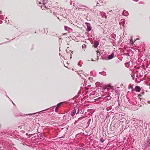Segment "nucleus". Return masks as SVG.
<instances>
[{
    "mask_svg": "<svg viewBox=\"0 0 150 150\" xmlns=\"http://www.w3.org/2000/svg\"><path fill=\"white\" fill-rule=\"evenodd\" d=\"M38 2L39 4H43V5H41V7L42 10L43 9H45V8H47V7H46V6L45 5V4H46V3H42L41 2H40L39 1L38 2Z\"/></svg>",
    "mask_w": 150,
    "mask_h": 150,
    "instance_id": "1",
    "label": "nucleus"
},
{
    "mask_svg": "<svg viewBox=\"0 0 150 150\" xmlns=\"http://www.w3.org/2000/svg\"><path fill=\"white\" fill-rule=\"evenodd\" d=\"M145 146L144 149H146L147 147H148L150 146V139H148L147 140L146 143L144 145Z\"/></svg>",
    "mask_w": 150,
    "mask_h": 150,
    "instance_id": "2",
    "label": "nucleus"
},
{
    "mask_svg": "<svg viewBox=\"0 0 150 150\" xmlns=\"http://www.w3.org/2000/svg\"><path fill=\"white\" fill-rule=\"evenodd\" d=\"M49 108H48V109H47L43 110L42 111H40V112H37L34 113H32V114H28V115H35V114H36L37 113H41L43 111H46V110H49Z\"/></svg>",
    "mask_w": 150,
    "mask_h": 150,
    "instance_id": "3",
    "label": "nucleus"
},
{
    "mask_svg": "<svg viewBox=\"0 0 150 150\" xmlns=\"http://www.w3.org/2000/svg\"><path fill=\"white\" fill-rule=\"evenodd\" d=\"M74 6L75 8H76V9L78 8L79 10H80L81 9V8L80 7H81L83 6L81 5H79V7H78L77 6V5H76L75 4H74Z\"/></svg>",
    "mask_w": 150,
    "mask_h": 150,
    "instance_id": "4",
    "label": "nucleus"
},
{
    "mask_svg": "<svg viewBox=\"0 0 150 150\" xmlns=\"http://www.w3.org/2000/svg\"><path fill=\"white\" fill-rule=\"evenodd\" d=\"M141 90V88L138 86H136L135 87V91L137 92H139Z\"/></svg>",
    "mask_w": 150,
    "mask_h": 150,
    "instance_id": "5",
    "label": "nucleus"
},
{
    "mask_svg": "<svg viewBox=\"0 0 150 150\" xmlns=\"http://www.w3.org/2000/svg\"><path fill=\"white\" fill-rule=\"evenodd\" d=\"M99 43V42L98 41H95L94 44V47L95 48H96L98 46Z\"/></svg>",
    "mask_w": 150,
    "mask_h": 150,
    "instance_id": "6",
    "label": "nucleus"
},
{
    "mask_svg": "<svg viewBox=\"0 0 150 150\" xmlns=\"http://www.w3.org/2000/svg\"><path fill=\"white\" fill-rule=\"evenodd\" d=\"M114 55V54L113 53H112L111 54H110V55H109L108 56V59H112Z\"/></svg>",
    "mask_w": 150,
    "mask_h": 150,
    "instance_id": "7",
    "label": "nucleus"
},
{
    "mask_svg": "<svg viewBox=\"0 0 150 150\" xmlns=\"http://www.w3.org/2000/svg\"><path fill=\"white\" fill-rule=\"evenodd\" d=\"M87 28L88 31H89L91 30V27L90 26V24H89L87 25Z\"/></svg>",
    "mask_w": 150,
    "mask_h": 150,
    "instance_id": "8",
    "label": "nucleus"
},
{
    "mask_svg": "<svg viewBox=\"0 0 150 150\" xmlns=\"http://www.w3.org/2000/svg\"><path fill=\"white\" fill-rule=\"evenodd\" d=\"M76 110H74L72 111V113L71 114V115L72 116H74V115L76 113Z\"/></svg>",
    "mask_w": 150,
    "mask_h": 150,
    "instance_id": "9",
    "label": "nucleus"
},
{
    "mask_svg": "<svg viewBox=\"0 0 150 150\" xmlns=\"http://www.w3.org/2000/svg\"><path fill=\"white\" fill-rule=\"evenodd\" d=\"M134 42L135 41H133L132 38H131V39L130 41V43L132 45Z\"/></svg>",
    "mask_w": 150,
    "mask_h": 150,
    "instance_id": "10",
    "label": "nucleus"
},
{
    "mask_svg": "<svg viewBox=\"0 0 150 150\" xmlns=\"http://www.w3.org/2000/svg\"><path fill=\"white\" fill-rule=\"evenodd\" d=\"M111 88L112 89V92H114L115 89V88H114V86H113L112 87H111Z\"/></svg>",
    "mask_w": 150,
    "mask_h": 150,
    "instance_id": "11",
    "label": "nucleus"
},
{
    "mask_svg": "<svg viewBox=\"0 0 150 150\" xmlns=\"http://www.w3.org/2000/svg\"><path fill=\"white\" fill-rule=\"evenodd\" d=\"M62 103H59L57 105V107H58L59 108L60 106V105Z\"/></svg>",
    "mask_w": 150,
    "mask_h": 150,
    "instance_id": "12",
    "label": "nucleus"
},
{
    "mask_svg": "<svg viewBox=\"0 0 150 150\" xmlns=\"http://www.w3.org/2000/svg\"><path fill=\"white\" fill-rule=\"evenodd\" d=\"M96 1L97 2V6H99V0H96Z\"/></svg>",
    "mask_w": 150,
    "mask_h": 150,
    "instance_id": "13",
    "label": "nucleus"
},
{
    "mask_svg": "<svg viewBox=\"0 0 150 150\" xmlns=\"http://www.w3.org/2000/svg\"><path fill=\"white\" fill-rule=\"evenodd\" d=\"M89 80L91 82L92 81L93 78L92 77H90L89 78Z\"/></svg>",
    "mask_w": 150,
    "mask_h": 150,
    "instance_id": "14",
    "label": "nucleus"
},
{
    "mask_svg": "<svg viewBox=\"0 0 150 150\" xmlns=\"http://www.w3.org/2000/svg\"><path fill=\"white\" fill-rule=\"evenodd\" d=\"M128 88L130 89V88L132 89L133 88V86L131 85H129L128 86Z\"/></svg>",
    "mask_w": 150,
    "mask_h": 150,
    "instance_id": "15",
    "label": "nucleus"
},
{
    "mask_svg": "<svg viewBox=\"0 0 150 150\" xmlns=\"http://www.w3.org/2000/svg\"><path fill=\"white\" fill-rule=\"evenodd\" d=\"M39 1H38V2ZM40 2V1H39ZM45 0H41V1H40L42 3H45Z\"/></svg>",
    "mask_w": 150,
    "mask_h": 150,
    "instance_id": "16",
    "label": "nucleus"
},
{
    "mask_svg": "<svg viewBox=\"0 0 150 150\" xmlns=\"http://www.w3.org/2000/svg\"><path fill=\"white\" fill-rule=\"evenodd\" d=\"M58 107H56V108H55V111L56 112H57V110L58 109Z\"/></svg>",
    "mask_w": 150,
    "mask_h": 150,
    "instance_id": "17",
    "label": "nucleus"
},
{
    "mask_svg": "<svg viewBox=\"0 0 150 150\" xmlns=\"http://www.w3.org/2000/svg\"><path fill=\"white\" fill-rule=\"evenodd\" d=\"M107 86L111 88V87H112V86H111L110 84H108L107 85Z\"/></svg>",
    "mask_w": 150,
    "mask_h": 150,
    "instance_id": "18",
    "label": "nucleus"
},
{
    "mask_svg": "<svg viewBox=\"0 0 150 150\" xmlns=\"http://www.w3.org/2000/svg\"><path fill=\"white\" fill-rule=\"evenodd\" d=\"M99 3H102L103 2V1L101 0H99ZM100 6V5L99 4V6Z\"/></svg>",
    "mask_w": 150,
    "mask_h": 150,
    "instance_id": "19",
    "label": "nucleus"
},
{
    "mask_svg": "<svg viewBox=\"0 0 150 150\" xmlns=\"http://www.w3.org/2000/svg\"><path fill=\"white\" fill-rule=\"evenodd\" d=\"M40 139H42V138H41L42 137V134H40Z\"/></svg>",
    "mask_w": 150,
    "mask_h": 150,
    "instance_id": "20",
    "label": "nucleus"
},
{
    "mask_svg": "<svg viewBox=\"0 0 150 150\" xmlns=\"http://www.w3.org/2000/svg\"><path fill=\"white\" fill-rule=\"evenodd\" d=\"M64 28H65V30H67L66 28H68V27L67 26H65L64 27Z\"/></svg>",
    "mask_w": 150,
    "mask_h": 150,
    "instance_id": "21",
    "label": "nucleus"
},
{
    "mask_svg": "<svg viewBox=\"0 0 150 150\" xmlns=\"http://www.w3.org/2000/svg\"><path fill=\"white\" fill-rule=\"evenodd\" d=\"M78 121V120H77V121H75V122L74 123V125H76V123Z\"/></svg>",
    "mask_w": 150,
    "mask_h": 150,
    "instance_id": "22",
    "label": "nucleus"
},
{
    "mask_svg": "<svg viewBox=\"0 0 150 150\" xmlns=\"http://www.w3.org/2000/svg\"><path fill=\"white\" fill-rule=\"evenodd\" d=\"M78 65L79 66V67H81V65H80L79 62L78 63Z\"/></svg>",
    "mask_w": 150,
    "mask_h": 150,
    "instance_id": "23",
    "label": "nucleus"
},
{
    "mask_svg": "<svg viewBox=\"0 0 150 150\" xmlns=\"http://www.w3.org/2000/svg\"><path fill=\"white\" fill-rule=\"evenodd\" d=\"M64 136H63L62 137H59V138H64Z\"/></svg>",
    "mask_w": 150,
    "mask_h": 150,
    "instance_id": "24",
    "label": "nucleus"
},
{
    "mask_svg": "<svg viewBox=\"0 0 150 150\" xmlns=\"http://www.w3.org/2000/svg\"><path fill=\"white\" fill-rule=\"evenodd\" d=\"M147 103L148 104H150V100H148L147 101Z\"/></svg>",
    "mask_w": 150,
    "mask_h": 150,
    "instance_id": "25",
    "label": "nucleus"
},
{
    "mask_svg": "<svg viewBox=\"0 0 150 150\" xmlns=\"http://www.w3.org/2000/svg\"><path fill=\"white\" fill-rule=\"evenodd\" d=\"M133 1L136 2H137L139 0H133Z\"/></svg>",
    "mask_w": 150,
    "mask_h": 150,
    "instance_id": "26",
    "label": "nucleus"
},
{
    "mask_svg": "<svg viewBox=\"0 0 150 150\" xmlns=\"http://www.w3.org/2000/svg\"><path fill=\"white\" fill-rule=\"evenodd\" d=\"M91 121V119H89V121H88V122H90Z\"/></svg>",
    "mask_w": 150,
    "mask_h": 150,
    "instance_id": "27",
    "label": "nucleus"
},
{
    "mask_svg": "<svg viewBox=\"0 0 150 150\" xmlns=\"http://www.w3.org/2000/svg\"><path fill=\"white\" fill-rule=\"evenodd\" d=\"M125 11V10H123V13H122V15H123V14H124V11Z\"/></svg>",
    "mask_w": 150,
    "mask_h": 150,
    "instance_id": "28",
    "label": "nucleus"
},
{
    "mask_svg": "<svg viewBox=\"0 0 150 150\" xmlns=\"http://www.w3.org/2000/svg\"><path fill=\"white\" fill-rule=\"evenodd\" d=\"M134 90L133 89V88L132 89V92Z\"/></svg>",
    "mask_w": 150,
    "mask_h": 150,
    "instance_id": "29",
    "label": "nucleus"
},
{
    "mask_svg": "<svg viewBox=\"0 0 150 150\" xmlns=\"http://www.w3.org/2000/svg\"><path fill=\"white\" fill-rule=\"evenodd\" d=\"M99 54H100V53L98 52V53H97V55H98Z\"/></svg>",
    "mask_w": 150,
    "mask_h": 150,
    "instance_id": "30",
    "label": "nucleus"
},
{
    "mask_svg": "<svg viewBox=\"0 0 150 150\" xmlns=\"http://www.w3.org/2000/svg\"><path fill=\"white\" fill-rule=\"evenodd\" d=\"M99 54H100V53L98 52V53H97V55H98Z\"/></svg>",
    "mask_w": 150,
    "mask_h": 150,
    "instance_id": "31",
    "label": "nucleus"
},
{
    "mask_svg": "<svg viewBox=\"0 0 150 150\" xmlns=\"http://www.w3.org/2000/svg\"><path fill=\"white\" fill-rule=\"evenodd\" d=\"M99 54H100V53L98 52V53H97V55H98Z\"/></svg>",
    "mask_w": 150,
    "mask_h": 150,
    "instance_id": "32",
    "label": "nucleus"
},
{
    "mask_svg": "<svg viewBox=\"0 0 150 150\" xmlns=\"http://www.w3.org/2000/svg\"><path fill=\"white\" fill-rule=\"evenodd\" d=\"M82 48H83V45L82 46Z\"/></svg>",
    "mask_w": 150,
    "mask_h": 150,
    "instance_id": "33",
    "label": "nucleus"
},
{
    "mask_svg": "<svg viewBox=\"0 0 150 150\" xmlns=\"http://www.w3.org/2000/svg\"><path fill=\"white\" fill-rule=\"evenodd\" d=\"M26 135H28V134L27 133V134H26Z\"/></svg>",
    "mask_w": 150,
    "mask_h": 150,
    "instance_id": "34",
    "label": "nucleus"
},
{
    "mask_svg": "<svg viewBox=\"0 0 150 150\" xmlns=\"http://www.w3.org/2000/svg\"><path fill=\"white\" fill-rule=\"evenodd\" d=\"M97 59H98V57L97 58Z\"/></svg>",
    "mask_w": 150,
    "mask_h": 150,
    "instance_id": "35",
    "label": "nucleus"
},
{
    "mask_svg": "<svg viewBox=\"0 0 150 150\" xmlns=\"http://www.w3.org/2000/svg\"><path fill=\"white\" fill-rule=\"evenodd\" d=\"M102 142H103V140H102Z\"/></svg>",
    "mask_w": 150,
    "mask_h": 150,
    "instance_id": "36",
    "label": "nucleus"
},
{
    "mask_svg": "<svg viewBox=\"0 0 150 150\" xmlns=\"http://www.w3.org/2000/svg\"><path fill=\"white\" fill-rule=\"evenodd\" d=\"M102 142H103V140H102Z\"/></svg>",
    "mask_w": 150,
    "mask_h": 150,
    "instance_id": "37",
    "label": "nucleus"
},
{
    "mask_svg": "<svg viewBox=\"0 0 150 150\" xmlns=\"http://www.w3.org/2000/svg\"><path fill=\"white\" fill-rule=\"evenodd\" d=\"M94 61V60H92V61Z\"/></svg>",
    "mask_w": 150,
    "mask_h": 150,
    "instance_id": "38",
    "label": "nucleus"
},
{
    "mask_svg": "<svg viewBox=\"0 0 150 150\" xmlns=\"http://www.w3.org/2000/svg\"><path fill=\"white\" fill-rule=\"evenodd\" d=\"M12 103H13V105H14V103H13V102H12Z\"/></svg>",
    "mask_w": 150,
    "mask_h": 150,
    "instance_id": "39",
    "label": "nucleus"
},
{
    "mask_svg": "<svg viewBox=\"0 0 150 150\" xmlns=\"http://www.w3.org/2000/svg\"><path fill=\"white\" fill-rule=\"evenodd\" d=\"M134 79V78L133 77V79Z\"/></svg>",
    "mask_w": 150,
    "mask_h": 150,
    "instance_id": "40",
    "label": "nucleus"
},
{
    "mask_svg": "<svg viewBox=\"0 0 150 150\" xmlns=\"http://www.w3.org/2000/svg\"><path fill=\"white\" fill-rule=\"evenodd\" d=\"M132 76V77H133V76Z\"/></svg>",
    "mask_w": 150,
    "mask_h": 150,
    "instance_id": "41",
    "label": "nucleus"
}]
</instances>
